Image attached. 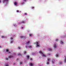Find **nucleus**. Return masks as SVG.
<instances>
[{
	"label": "nucleus",
	"instance_id": "f257e3e1",
	"mask_svg": "<svg viewBox=\"0 0 66 66\" xmlns=\"http://www.w3.org/2000/svg\"><path fill=\"white\" fill-rule=\"evenodd\" d=\"M39 53L40 54H42V56L43 57H46V55H45V54H43V53L41 51H40L39 52Z\"/></svg>",
	"mask_w": 66,
	"mask_h": 66
},
{
	"label": "nucleus",
	"instance_id": "f03ea898",
	"mask_svg": "<svg viewBox=\"0 0 66 66\" xmlns=\"http://www.w3.org/2000/svg\"><path fill=\"white\" fill-rule=\"evenodd\" d=\"M20 38H27V37H26V36H21L20 37Z\"/></svg>",
	"mask_w": 66,
	"mask_h": 66
},
{
	"label": "nucleus",
	"instance_id": "7ed1b4c3",
	"mask_svg": "<svg viewBox=\"0 0 66 66\" xmlns=\"http://www.w3.org/2000/svg\"><path fill=\"white\" fill-rule=\"evenodd\" d=\"M22 23H24L25 22L24 21H22L21 22L19 23V24H21Z\"/></svg>",
	"mask_w": 66,
	"mask_h": 66
},
{
	"label": "nucleus",
	"instance_id": "20e7f679",
	"mask_svg": "<svg viewBox=\"0 0 66 66\" xmlns=\"http://www.w3.org/2000/svg\"><path fill=\"white\" fill-rule=\"evenodd\" d=\"M35 44H36L37 45V46H36V47H39V45H38V42H36L35 43Z\"/></svg>",
	"mask_w": 66,
	"mask_h": 66
},
{
	"label": "nucleus",
	"instance_id": "39448f33",
	"mask_svg": "<svg viewBox=\"0 0 66 66\" xmlns=\"http://www.w3.org/2000/svg\"><path fill=\"white\" fill-rule=\"evenodd\" d=\"M54 62H55V60L53 59L52 61V63L53 64H54Z\"/></svg>",
	"mask_w": 66,
	"mask_h": 66
},
{
	"label": "nucleus",
	"instance_id": "423d86ee",
	"mask_svg": "<svg viewBox=\"0 0 66 66\" xmlns=\"http://www.w3.org/2000/svg\"><path fill=\"white\" fill-rule=\"evenodd\" d=\"M9 57L10 59H11V58H12V57H13V56L12 55H10L9 56Z\"/></svg>",
	"mask_w": 66,
	"mask_h": 66
},
{
	"label": "nucleus",
	"instance_id": "0eeeda50",
	"mask_svg": "<svg viewBox=\"0 0 66 66\" xmlns=\"http://www.w3.org/2000/svg\"><path fill=\"white\" fill-rule=\"evenodd\" d=\"M8 0H3V3H4V2L5 1H6V2L8 1Z\"/></svg>",
	"mask_w": 66,
	"mask_h": 66
},
{
	"label": "nucleus",
	"instance_id": "6e6552de",
	"mask_svg": "<svg viewBox=\"0 0 66 66\" xmlns=\"http://www.w3.org/2000/svg\"><path fill=\"white\" fill-rule=\"evenodd\" d=\"M29 43H30V42L29 41H28V42L26 43V45H29Z\"/></svg>",
	"mask_w": 66,
	"mask_h": 66
},
{
	"label": "nucleus",
	"instance_id": "1a4fd4ad",
	"mask_svg": "<svg viewBox=\"0 0 66 66\" xmlns=\"http://www.w3.org/2000/svg\"><path fill=\"white\" fill-rule=\"evenodd\" d=\"M29 43H30V42L29 41H28V42L26 43V45H29Z\"/></svg>",
	"mask_w": 66,
	"mask_h": 66
},
{
	"label": "nucleus",
	"instance_id": "9d476101",
	"mask_svg": "<svg viewBox=\"0 0 66 66\" xmlns=\"http://www.w3.org/2000/svg\"><path fill=\"white\" fill-rule=\"evenodd\" d=\"M51 60V59H50V58H47V60L48 62H49V61H50Z\"/></svg>",
	"mask_w": 66,
	"mask_h": 66
},
{
	"label": "nucleus",
	"instance_id": "9b49d317",
	"mask_svg": "<svg viewBox=\"0 0 66 66\" xmlns=\"http://www.w3.org/2000/svg\"><path fill=\"white\" fill-rule=\"evenodd\" d=\"M56 48V45L55 44H54V48Z\"/></svg>",
	"mask_w": 66,
	"mask_h": 66
},
{
	"label": "nucleus",
	"instance_id": "f8f14e48",
	"mask_svg": "<svg viewBox=\"0 0 66 66\" xmlns=\"http://www.w3.org/2000/svg\"><path fill=\"white\" fill-rule=\"evenodd\" d=\"M6 52H9V50L7 49H6Z\"/></svg>",
	"mask_w": 66,
	"mask_h": 66
},
{
	"label": "nucleus",
	"instance_id": "ddd939ff",
	"mask_svg": "<svg viewBox=\"0 0 66 66\" xmlns=\"http://www.w3.org/2000/svg\"><path fill=\"white\" fill-rule=\"evenodd\" d=\"M56 56L57 57H59V55L56 54Z\"/></svg>",
	"mask_w": 66,
	"mask_h": 66
},
{
	"label": "nucleus",
	"instance_id": "4468645a",
	"mask_svg": "<svg viewBox=\"0 0 66 66\" xmlns=\"http://www.w3.org/2000/svg\"><path fill=\"white\" fill-rule=\"evenodd\" d=\"M29 48H32V46L31 45H29Z\"/></svg>",
	"mask_w": 66,
	"mask_h": 66
},
{
	"label": "nucleus",
	"instance_id": "2eb2a0df",
	"mask_svg": "<svg viewBox=\"0 0 66 66\" xmlns=\"http://www.w3.org/2000/svg\"><path fill=\"white\" fill-rule=\"evenodd\" d=\"M49 51H52V49L51 48H49L48 49Z\"/></svg>",
	"mask_w": 66,
	"mask_h": 66
},
{
	"label": "nucleus",
	"instance_id": "dca6fc26",
	"mask_svg": "<svg viewBox=\"0 0 66 66\" xmlns=\"http://www.w3.org/2000/svg\"><path fill=\"white\" fill-rule=\"evenodd\" d=\"M60 42H61V44H62V45H63V42H62V41H61Z\"/></svg>",
	"mask_w": 66,
	"mask_h": 66
},
{
	"label": "nucleus",
	"instance_id": "f3484780",
	"mask_svg": "<svg viewBox=\"0 0 66 66\" xmlns=\"http://www.w3.org/2000/svg\"><path fill=\"white\" fill-rule=\"evenodd\" d=\"M27 57L28 58V60H29V56L28 55L27 56Z\"/></svg>",
	"mask_w": 66,
	"mask_h": 66
},
{
	"label": "nucleus",
	"instance_id": "a211bd4d",
	"mask_svg": "<svg viewBox=\"0 0 66 66\" xmlns=\"http://www.w3.org/2000/svg\"><path fill=\"white\" fill-rule=\"evenodd\" d=\"M18 55H20L21 56V55L20 53L18 54Z\"/></svg>",
	"mask_w": 66,
	"mask_h": 66
},
{
	"label": "nucleus",
	"instance_id": "6ab92c4d",
	"mask_svg": "<svg viewBox=\"0 0 66 66\" xmlns=\"http://www.w3.org/2000/svg\"><path fill=\"white\" fill-rule=\"evenodd\" d=\"M32 35H31V34H29V36H32Z\"/></svg>",
	"mask_w": 66,
	"mask_h": 66
},
{
	"label": "nucleus",
	"instance_id": "aec40b11",
	"mask_svg": "<svg viewBox=\"0 0 66 66\" xmlns=\"http://www.w3.org/2000/svg\"><path fill=\"white\" fill-rule=\"evenodd\" d=\"M17 4V3H16V2H15L14 3V5H16Z\"/></svg>",
	"mask_w": 66,
	"mask_h": 66
},
{
	"label": "nucleus",
	"instance_id": "412c9836",
	"mask_svg": "<svg viewBox=\"0 0 66 66\" xmlns=\"http://www.w3.org/2000/svg\"><path fill=\"white\" fill-rule=\"evenodd\" d=\"M2 38H4V36H2L1 37Z\"/></svg>",
	"mask_w": 66,
	"mask_h": 66
},
{
	"label": "nucleus",
	"instance_id": "4be33fe9",
	"mask_svg": "<svg viewBox=\"0 0 66 66\" xmlns=\"http://www.w3.org/2000/svg\"><path fill=\"white\" fill-rule=\"evenodd\" d=\"M46 64H49V62H47Z\"/></svg>",
	"mask_w": 66,
	"mask_h": 66
},
{
	"label": "nucleus",
	"instance_id": "5701e85b",
	"mask_svg": "<svg viewBox=\"0 0 66 66\" xmlns=\"http://www.w3.org/2000/svg\"><path fill=\"white\" fill-rule=\"evenodd\" d=\"M64 62H66V57H65V58L64 60Z\"/></svg>",
	"mask_w": 66,
	"mask_h": 66
},
{
	"label": "nucleus",
	"instance_id": "b1692460",
	"mask_svg": "<svg viewBox=\"0 0 66 66\" xmlns=\"http://www.w3.org/2000/svg\"><path fill=\"white\" fill-rule=\"evenodd\" d=\"M20 64H21V65H22V62H20Z\"/></svg>",
	"mask_w": 66,
	"mask_h": 66
},
{
	"label": "nucleus",
	"instance_id": "393cba45",
	"mask_svg": "<svg viewBox=\"0 0 66 66\" xmlns=\"http://www.w3.org/2000/svg\"><path fill=\"white\" fill-rule=\"evenodd\" d=\"M24 15H27V14L26 13H24Z\"/></svg>",
	"mask_w": 66,
	"mask_h": 66
},
{
	"label": "nucleus",
	"instance_id": "a878e982",
	"mask_svg": "<svg viewBox=\"0 0 66 66\" xmlns=\"http://www.w3.org/2000/svg\"><path fill=\"white\" fill-rule=\"evenodd\" d=\"M60 64H62V62H60Z\"/></svg>",
	"mask_w": 66,
	"mask_h": 66
},
{
	"label": "nucleus",
	"instance_id": "bb28decb",
	"mask_svg": "<svg viewBox=\"0 0 66 66\" xmlns=\"http://www.w3.org/2000/svg\"><path fill=\"white\" fill-rule=\"evenodd\" d=\"M30 59L31 61H33V60L32 59V58H30Z\"/></svg>",
	"mask_w": 66,
	"mask_h": 66
},
{
	"label": "nucleus",
	"instance_id": "cd10ccee",
	"mask_svg": "<svg viewBox=\"0 0 66 66\" xmlns=\"http://www.w3.org/2000/svg\"><path fill=\"white\" fill-rule=\"evenodd\" d=\"M10 39H13V38H12V37H11L10 38Z\"/></svg>",
	"mask_w": 66,
	"mask_h": 66
},
{
	"label": "nucleus",
	"instance_id": "c85d7f7f",
	"mask_svg": "<svg viewBox=\"0 0 66 66\" xmlns=\"http://www.w3.org/2000/svg\"><path fill=\"white\" fill-rule=\"evenodd\" d=\"M25 47H26V48H28V46H26Z\"/></svg>",
	"mask_w": 66,
	"mask_h": 66
},
{
	"label": "nucleus",
	"instance_id": "c756f323",
	"mask_svg": "<svg viewBox=\"0 0 66 66\" xmlns=\"http://www.w3.org/2000/svg\"><path fill=\"white\" fill-rule=\"evenodd\" d=\"M16 12H17V13H19V11H18V10H17L16 11Z\"/></svg>",
	"mask_w": 66,
	"mask_h": 66
},
{
	"label": "nucleus",
	"instance_id": "7c9ffc66",
	"mask_svg": "<svg viewBox=\"0 0 66 66\" xmlns=\"http://www.w3.org/2000/svg\"><path fill=\"white\" fill-rule=\"evenodd\" d=\"M8 66V64H6L5 65V66Z\"/></svg>",
	"mask_w": 66,
	"mask_h": 66
},
{
	"label": "nucleus",
	"instance_id": "2f4dec72",
	"mask_svg": "<svg viewBox=\"0 0 66 66\" xmlns=\"http://www.w3.org/2000/svg\"><path fill=\"white\" fill-rule=\"evenodd\" d=\"M56 41L57 42V41H58V39H56Z\"/></svg>",
	"mask_w": 66,
	"mask_h": 66
},
{
	"label": "nucleus",
	"instance_id": "473e14b6",
	"mask_svg": "<svg viewBox=\"0 0 66 66\" xmlns=\"http://www.w3.org/2000/svg\"><path fill=\"white\" fill-rule=\"evenodd\" d=\"M6 60H8V58H6Z\"/></svg>",
	"mask_w": 66,
	"mask_h": 66
},
{
	"label": "nucleus",
	"instance_id": "72a5a7b5",
	"mask_svg": "<svg viewBox=\"0 0 66 66\" xmlns=\"http://www.w3.org/2000/svg\"><path fill=\"white\" fill-rule=\"evenodd\" d=\"M24 54H26V52H24Z\"/></svg>",
	"mask_w": 66,
	"mask_h": 66
},
{
	"label": "nucleus",
	"instance_id": "f704fd0d",
	"mask_svg": "<svg viewBox=\"0 0 66 66\" xmlns=\"http://www.w3.org/2000/svg\"><path fill=\"white\" fill-rule=\"evenodd\" d=\"M32 9H34V7H32Z\"/></svg>",
	"mask_w": 66,
	"mask_h": 66
},
{
	"label": "nucleus",
	"instance_id": "c9c22d12",
	"mask_svg": "<svg viewBox=\"0 0 66 66\" xmlns=\"http://www.w3.org/2000/svg\"><path fill=\"white\" fill-rule=\"evenodd\" d=\"M13 41H12V42H11V43H13Z\"/></svg>",
	"mask_w": 66,
	"mask_h": 66
},
{
	"label": "nucleus",
	"instance_id": "e433bc0d",
	"mask_svg": "<svg viewBox=\"0 0 66 66\" xmlns=\"http://www.w3.org/2000/svg\"><path fill=\"white\" fill-rule=\"evenodd\" d=\"M2 47L1 46H0V48H2Z\"/></svg>",
	"mask_w": 66,
	"mask_h": 66
},
{
	"label": "nucleus",
	"instance_id": "4c0bfd02",
	"mask_svg": "<svg viewBox=\"0 0 66 66\" xmlns=\"http://www.w3.org/2000/svg\"><path fill=\"white\" fill-rule=\"evenodd\" d=\"M24 1H26V0H24Z\"/></svg>",
	"mask_w": 66,
	"mask_h": 66
},
{
	"label": "nucleus",
	"instance_id": "58836bf2",
	"mask_svg": "<svg viewBox=\"0 0 66 66\" xmlns=\"http://www.w3.org/2000/svg\"><path fill=\"white\" fill-rule=\"evenodd\" d=\"M18 48L19 49H20V47H19Z\"/></svg>",
	"mask_w": 66,
	"mask_h": 66
},
{
	"label": "nucleus",
	"instance_id": "ea45409f",
	"mask_svg": "<svg viewBox=\"0 0 66 66\" xmlns=\"http://www.w3.org/2000/svg\"><path fill=\"white\" fill-rule=\"evenodd\" d=\"M23 27H22V29H23Z\"/></svg>",
	"mask_w": 66,
	"mask_h": 66
},
{
	"label": "nucleus",
	"instance_id": "a19ab883",
	"mask_svg": "<svg viewBox=\"0 0 66 66\" xmlns=\"http://www.w3.org/2000/svg\"><path fill=\"white\" fill-rule=\"evenodd\" d=\"M17 60H18V59H17Z\"/></svg>",
	"mask_w": 66,
	"mask_h": 66
},
{
	"label": "nucleus",
	"instance_id": "79ce46f5",
	"mask_svg": "<svg viewBox=\"0 0 66 66\" xmlns=\"http://www.w3.org/2000/svg\"><path fill=\"white\" fill-rule=\"evenodd\" d=\"M1 1H0V3L1 2Z\"/></svg>",
	"mask_w": 66,
	"mask_h": 66
},
{
	"label": "nucleus",
	"instance_id": "37998d69",
	"mask_svg": "<svg viewBox=\"0 0 66 66\" xmlns=\"http://www.w3.org/2000/svg\"><path fill=\"white\" fill-rule=\"evenodd\" d=\"M20 12H21L20 11Z\"/></svg>",
	"mask_w": 66,
	"mask_h": 66
}]
</instances>
